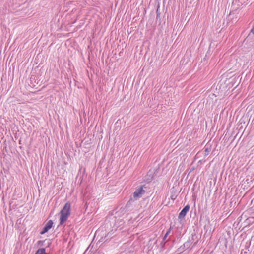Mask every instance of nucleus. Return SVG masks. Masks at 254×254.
I'll use <instances>...</instances> for the list:
<instances>
[{
  "label": "nucleus",
  "instance_id": "obj_1",
  "mask_svg": "<svg viewBox=\"0 0 254 254\" xmlns=\"http://www.w3.org/2000/svg\"><path fill=\"white\" fill-rule=\"evenodd\" d=\"M70 208H71V204L70 203L68 202L65 203L63 208L61 210L60 213V224L61 225H62L64 222H65L67 218L68 217L70 214Z\"/></svg>",
  "mask_w": 254,
  "mask_h": 254
},
{
  "label": "nucleus",
  "instance_id": "obj_2",
  "mask_svg": "<svg viewBox=\"0 0 254 254\" xmlns=\"http://www.w3.org/2000/svg\"><path fill=\"white\" fill-rule=\"evenodd\" d=\"M146 188L145 185H142L139 188H136L135 191L133 193L134 198L135 200H137L141 198L146 192L144 188L146 189Z\"/></svg>",
  "mask_w": 254,
  "mask_h": 254
},
{
  "label": "nucleus",
  "instance_id": "obj_3",
  "mask_svg": "<svg viewBox=\"0 0 254 254\" xmlns=\"http://www.w3.org/2000/svg\"><path fill=\"white\" fill-rule=\"evenodd\" d=\"M157 169H150L147 175L145 176L144 181L147 182V183H150L153 180L154 177L156 175V172L157 171Z\"/></svg>",
  "mask_w": 254,
  "mask_h": 254
},
{
  "label": "nucleus",
  "instance_id": "obj_4",
  "mask_svg": "<svg viewBox=\"0 0 254 254\" xmlns=\"http://www.w3.org/2000/svg\"><path fill=\"white\" fill-rule=\"evenodd\" d=\"M53 222L52 220H49L43 227L42 230L40 232V234L43 235L47 232L52 227Z\"/></svg>",
  "mask_w": 254,
  "mask_h": 254
},
{
  "label": "nucleus",
  "instance_id": "obj_5",
  "mask_svg": "<svg viewBox=\"0 0 254 254\" xmlns=\"http://www.w3.org/2000/svg\"><path fill=\"white\" fill-rule=\"evenodd\" d=\"M190 208V207L189 205L185 206L179 213L178 219L180 220L184 219L188 212L189 211Z\"/></svg>",
  "mask_w": 254,
  "mask_h": 254
},
{
  "label": "nucleus",
  "instance_id": "obj_6",
  "mask_svg": "<svg viewBox=\"0 0 254 254\" xmlns=\"http://www.w3.org/2000/svg\"><path fill=\"white\" fill-rule=\"evenodd\" d=\"M35 254H47L46 253L45 248H42L38 249Z\"/></svg>",
  "mask_w": 254,
  "mask_h": 254
},
{
  "label": "nucleus",
  "instance_id": "obj_7",
  "mask_svg": "<svg viewBox=\"0 0 254 254\" xmlns=\"http://www.w3.org/2000/svg\"><path fill=\"white\" fill-rule=\"evenodd\" d=\"M254 222V217H249L246 219V223L248 224L250 223H253Z\"/></svg>",
  "mask_w": 254,
  "mask_h": 254
},
{
  "label": "nucleus",
  "instance_id": "obj_8",
  "mask_svg": "<svg viewBox=\"0 0 254 254\" xmlns=\"http://www.w3.org/2000/svg\"><path fill=\"white\" fill-rule=\"evenodd\" d=\"M210 151V149L208 147H205L204 150V156H207Z\"/></svg>",
  "mask_w": 254,
  "mask_h": 254
},
{
  "label": "nucleus",
  "instance_id": "obj_9",
  "mask_svg": "<svg viewBox=\"0 0 254 254\" xmlns=\"http://www.w3.org/2000/svg\"><path fill=\"white\" fill-rule=\"evenodd\" d=\"M46 239L44 241H41V240L38 241L37 242L38 245L40 247L43 246L44 245V243L46 241Z\"/></svg>",
  "mask_w": 254,
  "mask_h": 254
},
{
  "label": "nucleus",
  "instance_id": "obj_10",
  "mask_svg": "<svg viewBox=\"0 0 254 254\" xmlns=\"http://www.w3.org/2000/svg\"><path fill=\"white\" fill-rule=\"evenodd\" d=\"M107 237V235H105V237H101L100 238V239L99 240L98 243L101 242L103 241L104 240H105V241L107 240V239H106Z\"/></svg>",
  "mask_w": 254,
  "mask_h": 254
},
{
  "label": "nucleus",
  "instance_id": "obj_11",
  "mask_svg": "<svg viewBox=\"0 0 254 254\" xmlns=\"http://www.w3.org/2000/svg\"><path fill=\"white\" fill-rule=\"evenodd\" d=\"M160 13L159 11V7H158L156 10V19H158V18H160Z\"/></svg>",
  "mask_w": 254,
  "mask_h": 254
},
{
  "label": "nucleus",
  "instance_id": "obj_12",
  "mask_svg": "<svg viewBox=\"0 0 254 254\" xmlns=\"http://www.w3.org/2000/svg\"><path fill=\"white\" fill-rule=\"evenodd\" d=\"M171 231V228H170L169 229L167 230L166 234H165L166 236H168V235L169 234Z\"/></svg>",
  "mask_w": 254,
  "mask_h": 254
},
{
  "label": "nucleus",
  "instance_id": "obj_13",
  "mask_svg": "<svg viewBox=\"0 0 254 254\" xmlns=\"http://www.w3.org/2000/svg\"><path fill=\"white\" fill-rule=\"evenodd\" d=\"M188 244H189V242H186L185 243V244H184V245H183V246L184 247V249L188 247Z\"/></svg>",
  "mask_w": 254,
  "mask_h": 254
},
{
  "label": "nucleus",
  "instance_id": "obj_14",
  "mask_svg": "<svg viewBox=\"0 0 254 254\" xmlns=\"http://www.w3.org/2000/svg\"><path fill=\"white\" fill-rule=\"evenodd\" d=\"M188 244H189V242H186L185 243V244H184V245H183V246L184 247V249L188 247Z\"/></svg>",
  "mask_w": 254,
  "mask_h": 254
},
{
  "label": "nucleus",
  "instance_id": "obj_15",
  "mask_svg": "<svg viewBox=\"0 0 254 254\" xmlns=\"http://www.w3.org/2000/svg\"><path fill=\"white\" fill-rule=\"evenodd\" d=\"M251 32L254 34V26H253L252 29L251 30Z\"/></svg>",
  "mask_w": 254,
  "mask_h": 254
},
{
  "label": "nucleus",
  "instance_id": "obj_16",
  "mask_svg": "<svg viewBox=\"0 0 254 254\" xmlns=\"http://www.w3.org/2000/svg\"><path fill=\"white\" fill-rule=\"evenodd\" d=\"M183 249H184V247H183V246H181V247L179 248V250L180 251H181L182 250H183Z\"/></svg>",
  "mask_w": 254,
  "mask_h": 254
},
{
  "label": "nucleus",
  "instance_id": "obj_17",
  "mask_svg": "<svg viewBox=\"0 0 254 254\" xmlns=\"http://www.w3.org/2000/svg\"><path fill=\"white\" fill-rule=\"evenodd\" d=\"M167 237V236H166V235H165L163 238V241H165Z\"/></svg>",
  "mask_w": 254,
  "mask_h": 254
},
{
  "label": "nucleus",
  "instance_id": "obj_18",
  "mask_svg": "<svg viewBox=\"0 0 254 254\" xmlns=\"http://www.w3.org/2000/svg\"><path fill=\"white\" fill-rule=\"evenodd\" d=\"M131 200H132V199H130V200L127 202V205H128V204L130 203V201H131Z\"/></svg>",
  "mask_w": 254,
  "mask_h": 254
},
{
  "label": "nucleus",
  "instance_id": "obj_19",
  "mask_svg": "<svg viewBox=\"0 0 254 254\" xmlns=\"http://www.w3.org/2000/svg\"><path fill=\"white\" fill-rule=\"evenodd\" d=\"M98 232H99V231H96V233H95V235H96L97 234V233H98Z\"/></svg>",
  "mask_w": 254,
  "mask_h": 254
}]
</instances>
